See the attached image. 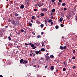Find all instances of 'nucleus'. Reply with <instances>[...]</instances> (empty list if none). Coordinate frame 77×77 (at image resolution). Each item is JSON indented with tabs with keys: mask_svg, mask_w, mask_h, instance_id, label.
I'll return each instance as SVG.
<instances>
[{
	"mask_svg": "<svg viewBox=\"0 0 77 77\" xmlns=\"http://www.w3.org/2000/svg\"><path fill=\"white\" fill-rule=\"evenodd\" d=\"M47 8H42V11H44V12H47Z\"/></svg>",
	"mask_w": 77,
	"mask_h": 77,
	"instance_id": "f257e3e1",
	"label": "nucleus"
},
{
	"mask_svg": "<svg viewBox=\"0 0 77 77\" xmlns=\"http://www.w3.org/2000/svg\"><path fill=\"white\" fill-rule=\"evenodd\" d=\"M48 60H50V58L49 56H47L46 58V60H47V61H48Z\"/></svg>",
	"mask_w": 77,
	"mask_h": 77,
	"instance_id": "f03ea898",
	"label": "nucleus"
},
{
	"mask_svg": "<svg viewBox=\"0 0 77 77\" xmlns=\"http://www.w3.org/2000/svg\"><path fill=\"white\" fill-rule=\"evenodd\" d=\"M27 62H28V61H27L26 60H24L23 61V64H26V63H27Z\"/></svg>",
	"mask_w": 77,
	"mask_h": 77,
	"instance_id": "7ed1b4c3",
	"label": "nucleus"
},
{
	"mask_svg": "<svg viewBox=\"0 0 77 77\" xmlns=\"http://www.w3.org/2000/svg\"><path fill=\"white\" fill-rule=\"evenodd\" d=\"M50 69L51 71H53L54 70V66H52L51 67Z\"/></svg>",
	"mask_w": 77,
	"mask_h": 77,
	"instance_id": "20e7f679",
	"label": "nucleus"
},
{
	"mask_svg": "<svg viewBox=\"0 0 77 77\" xmlns=\"http://www.w3.org/2000/svg\"><path fill=\"white\" fill-rule=\"evenodd\" d=\"M15 23V20H14L13 21V22H12L13 24H14L15 26H17V23Z\"/></svg>",
	"mask_w": 77,
	"mask_h": 77,
	"instance_id": "39448f33",
	"label": "nucleus"
},
{
	"mask_svg": "<svg viewBox=\"0 0 77 77\" xmlns=\"http://www.w3.org/2000/svg\"><path fill=\"white\" fill-rule=\"evenodd\" d=\"M23 62H24V60L22 59L20 61V63H23Z\"/></svg>",
	"mask_w": 77,
	"mask_h": 77,
	"instance_id": "423d86ee",
	"label": "nucleus"
},
{
	"mask_svg": "<svg viewBox=\"0 0 77 77\" xmlns=\"http://www.w3.org/2000/svg\"><path fill=\"white\" fill-rule=\"evenodd\" d=\"M63 63L64 64V66H66V65H67V63L66 62L64 61L63 62Z\"/></svg>",
	"mask_w": 77,
	"mask_h": 77,
	"instance_id": "0eeeda50",
	"label": "nucleus"
},
{
	"mask_svg": "<svg viewBox=\"0 0 77 77\" xmlns=\"http://www.w3.org/2000/svg\"><path fill=\"white\" fill-rule=\"evenodd\" d=\"M40 44V43H35L34 44V45H37V46H38V45H39Z\"/></svg>",
	"mask_w": 77,
	"mask_h": 77,
	"instance_id": "6e6552de",
	"label": "nucleus"
},
{
	"mask_svg": "<svg viewBox=\"0 0 77 77\" xmlns=\"http://www.w3.org/2000/svg\"><path fill=\"white\" fill-rule=\"evenodd\" d=\"M24 8V5H21L20 6V8L21 9H23Z\"/></svg>",
	"mask_w": 77,
	"mask_h": 77,
	"instance_id": "1a4fd4ad",
	"label": "nucleus"
},
{
	"mask_svg": "<svg viewBox=\"0 0 77 77\" xmlns=\"http://www.w3.org/2000/svg\"><path fill=\"white\" fill-rule=\"evenodd\" d=\"M61 5L63 6H66V4H65V3H63Z\"/></svg>",
	"mask_w": 77,
	"mask_h": 77,
	"instance_id": "9d476101",
	"label": "nucleus"
},
{
	"mask_svg": "<svg viewBox=\"0 0 77 77\" xmlns=\"http://www.w3.org/2000/svg\"><path fill=\"white\" fill-rule=\"evenodd\" d=\"M63 20V18L62 17H61L59 19V21L61 23H62V21Z\"/></svg>",
	"mask_w": 77,
	"mask_h": 77,
	"instance_id": "9b49d317",
	"label": "nucleus"
},
{
	"mask_svg": "<svg viewBox=\"0 0 77 77\" xmlns=\"http://www.w3.org/2000/svg\"><path fill=\"white\" fill-rule=\"evenodd\" d=\"M60 50H63V46L62 45H61L60 47Z\"/></svg>",
	"mask_w": 77,
	"mask_h": 77,
	"instance_id": "f8f14e48",
	"label": "nucleus"
},
{
	"mask_svg": "<svg viewBox=\"0 0 77 77\" xmlns=\"http://www.w3.org/2000/svg\"><path fill=\"white\" fill-rule=\"evenodd\" d=\"M55 9L53 8L52 9V12H53V13L54 12H55Z\"/></svg>",
	"mask_w": 77,
	"mask_h": 77,
	"instance_id": "ddd939ff",
	"label": "nucleus"
},
{
	"mask_svg": "<svg viewBox=\"0 0 77 77\" xmlns=\"http://www.w3.org/2000/svg\"><path fill=\"white\" fill-rule=\"evenodd\" d=\"M36 17H35V16H33L32 17V20H35V19Z\"/></svg>",
	"mask_w": 77,
	"mask_h": 77,
	"instance_id": "4468645a",
	"label": "nucleus"
},
{
	"mask_svg": "<svg viewBox=\"0 0 77 77\" xmlns=\"http://www.w3.org/2000/svg\"><path fill=\"white\" fill-rule=\"evenodd\" d=\"M40 15L41 17H44V14L42 13L40 14Z\"/></svg>",
	"mask_w": 77,
	"mask_h": 77,
	"instance_id": "2eb2a0df",
	"label": "nucleus"
},
{
	"mask_svg": "<svg viewBox=\"0 0 77 77\" xmlns=\"http://www.w3.org/2000/svg\"><path fill=\"white\" fill-rule=\"evenodd\" d=\"M40 27L41 28H42L44 27V24H43L42 23L41 24Z\"/></svg>",
	"mask_w": 77,
	"mask_h": 77,
	"instance_id": "dca6fc26",
	"label": "nucleus"
},
{
	"mask_svg": "<svg viewBox=\"0 0 77 77\" xmlns=\"http://www.w3.org/2000/svg\"><path fill=\"white\" fill-rule=\"evenodd\" d=\"M66 48L67 47L66 46H64L63 47V49H64V50H66Z\"/></svg>",
	"mask_w": 77,
	"mask_h": 77,
	"instance_id": "f3484780",
	"label": "nucleus"
},
{
	"mask_svg": "<svg viewBox=\"0 0 77 77\" xmlns=\"http://www.w3.org/2000/svg\"><path fill=\"white\" fill-rule=\"evenodd\" d=\"M47 20H45V22L46 26H47Z\"/></svg>",
	"mask_w": 77,
	"mask_h": 77,
	"instance_id": "a211bd4d",
	"label": "nucleus"
},
{
	"mask_svg": "<svg viewBox=\"0 0 77 77\" xmlns=\"http://www.w3.org/2000/svg\"><path fill=\"white\" fill-rule=\"evenodd\" d=\"M39 52L38 51H35V54H39Z\"/></svg>",
	"mask_w": 77,
	"mask_h": 77,
	"instance_id": "6ab92c4d",
	"label": "nucleus"
},
{
	"mask_svg": "<svg viewBox=\"0 0 77 77\" xmlns=\"http://www.w3.org/2000/svg\"><path fill=\"white\" fill-rule=\"evenodd\" d=\"M36 23H38V24H40V22L38 20H36Z\"/></svg>",
	"mask_w": 77,
	"mask_h": 77,
	"instance_id": "aec40b11",
	"label": "nucleus"
},
{
	"mask_svg": "<svg viewBox=\"0 0 77 77\" xmlns=\"http://www.w3.org/2000/svg\"><path fill=\"white\" fill-rule=\"evenodd\" d=\"M50 57H51V58H53V57H54V56L52 55H51L50 56Z\"/></svg>",
	"mask_w": 77,
	"mask_h": 77,
	"instance_id": "412c9836",
	"label": "nucleus"
},
{
	"mask_svg": "<svg viewBox=\"0 0 77 77\" xmlns=\"http://www.w3.org/2000/svg\"><path fill=\"white\" fill-rule=\"evenodd\" d=\"M76 7H77V5H75V7L74 8V9L75 10V11H76Z\"/></svg>",
	"mask_w": 77,
	"mask_h": 77,
	"instance_id": "4be33fe9",
	"label": "nucleus"
},
{
	"mask_svg": "<svg viewBox=\"0 0 77 77\" xmlns=\"http://www.w3.org/2000/svg\"><path fill=\"white\" fill-rule=\"evenodd\" d=\"M45 51V49L43 48L41 49L42 51Z\"/></svg>",
	"mask_w": 77,
	"mask_h": 77,
	"instance_id": "5701e85b",
	"label": "nucleus"
},
{
	"mask_svg": "<svg viewBox=\"0 0 77 77\" xmlns=\"http://www.w3.org/2000/svg\"><path fill=\"white\" fill-rule=\"evenodd\" d=\"M29 26H32V23L30 22H29Z\"/></svg>",
	"mask_w": 77,
	"mask_h": 77,
	"instance_id": "b1692460",
	"label": "nucleus"
},
{
	"mask_svg": "<svg viewBox=\"0 0 77 77\" xmlns=\"http://www.w3.org/2000/svg\"><path fill=\"white\" fill-rule=\"evenodd\" d=\"M63 71H65L66 70V69L65 68H64L63 69Z\"/></svg>",
	"mask_w": 77,
	"mask_h": 77,
	"instance_id": "393cba45",
	"label": "nucleus"
},
{
	"mask_svg": "<svg viewBox=\"0 0 77 77\" xmlns=\"http://www.w3.org/2000/svg\"><path fill=\"white\" fill-rule=\"evenodd\" d=\"M48 22L49 23H51V22H52V20L51 19H50L49 20H48Z\"/></svg>",
	"mask_w": 77,
	"mask_h": 77,
	"instance_id": "a878e982",
	"label": "nucleus"
},
{
	"mask_svg": "<svg viewBox=\"0 0 77 77\" xmlns=\"http://www.w3.org/2000/svg\"><path fill=\"white\" fill-rule=\"evenodd\" d=\"M8 40H9V41H11V38L10 36L8 37Z\"/></svg>",
	"mask_w": 77,
	"mask_h": 77,
	"instance_id": "bb28decb",
	"label": "nucleus"
},
{
	"mask_svg": "<svg viewBox=\"0 0 77 77\" xmlns=\"http://www.w3.org/2000/svg\"><path fill=\"white\" fill-rule=\"evenodd\" d=\"M55 28L56 29H57L59 28V26H55Z\"/></svg>",
	"mask_w": 77,
	"mask_h": 77,
	"instance_id": "cd10ccee",
	"label": "nucleus"
},
{
	"mask_svg": "<svg viewBox=\"0 0 77 77\" xmlns=\"http://www.w3.org/2000/svg\"><path fill=\"white\" fill-rule=\"evenodd\" d=\"M34 45L32 44L31 45V47H32V48H33V47H34Z\"/></svg>",
	"mask_w": 77,
	"mask_h": 77,
	"instance_id": "c85d7f7f",
	"label": "nucleus"
},
{
	"mask_svg": "<svg viewBox=\"0 0 77 77\" xmlns=\"http://www.w3.org/2000/svg\"><path fill=\"white\" fill-rule=\"evenodd\" d=\"M15 16H16V17H17V16H18L19 15V14H17L16 13L15 14Z\"/></svg>",
	"mask_w": 77,
	"mask_h": 77,
	"instance_id": "c756f323",
	"label": "nucleus"
},
{
	"mask_svg": "<svg viewBox=\"0 0 77 77\" xmlns=\"http://www.w3.org/2000/svg\"><path fill=\"white\" fill-rule=\"evenodd\" d=\"M60 26L62 27H63V26H64L63 24H60Z\"/></svg>",
	"mask_w": 77,
	"mask_h": 77,
	"instance_id": "7c9ffc66",
	"label": "nucleus"
},
{
	"mask_svg": "<svg viewBox=\"0 0 77 77\" xmlns=\"http://www.w3.org/2000/svg\"><path fill=\"white\" fill-rule=\"evenodd\" d=\"M69 62H71L72 61V59H69Z\"/></svg>",
	"mask_w": 77,
	"mask_h": 77,
	"instance_id": "2f4dec72",
	"label": "nucleus"
},
{
	"mask_svg": "<svg viewBox=\"0 0 77 77\" xmlns=\"http://www.w3.org/2000/svg\"><path fill=\"white\" fill-rule=\"evenodd\" d=\"M51 1L52 3H54V1H55V0H51Z\"/></svg>",
	"mask_w": 77,
	"mask_h": 77,
	"instance_id": "473e14b6",
	"label": "nucleus"
},
{
	"mask_svg": "<svg viewBox=\"0 0 77 77\" xmlns=\"http://www.w3.org/2000/svg\"><path fill=\"white\" fill-rule=\"evenodd\" d=\"M63 9L64 11H66V10H67V9L66 8H64Z\"/></svg>",
	"mask_w": 77,
	"mask_h": 77,
	"instance_id": "72a5a7b5",
	"label": "nucleus"
},
{
	"mask_svg": "<svg viewBox=\"0 0 77 77\" xmlns=\"http://www.w3.org/2000/svg\"><path fill=\"white\" fill-rule=\"evenodd\" d=\"M37 37V38H41V36H40V35H38Z\"/></svg>",
	"mask_w": 77,
	"mask_h": 77,
	"instance_id": "f704fd0d",
	"label": "nucleus"
},
{
	"mask_svg": "<svg viewBox=\"0 0 77 77\" xmlns=\"http://www.w3.org/2000/svg\"><path fill=\"white\" fill-rule=\"evenodd\" d=\"M29 45H32V43H30L29 44H28Z\"/></svg>",
	"mask_w": 77,
	"mask_h": 77,
	"instance_id": "c9c22d12",
	"label": "nucleus"
},
{
	"mask_svg": "<svg viewBox=\"0 0 77 77\" xmlns=\"http://www.w3.org/2000/svg\"><path fill=\"white\" fill-rule=\"evenodd\" d=\"M32 48L33 49H35V48H36V46L35 47L34 46V47L33 48Z\"/></svg>",
	"mask_w": 77,
	"mask_h": 77,
	"instance_id": "e433bc0d",
	"label": "nucleus"
},
{
	"mask_svg": "<svg viewBox=\"0 0 77 77\" xmlns=\"http://www.w3.org/2000/svg\"><path fill=\"white\" fill-rule=\"evenodd\" d=\"M60 4L61 3H60V2L58 3V5H59V6H60Z\"/></svg>",
	"mask_w": 77,
	"mask_h": 77,
	"instance_id": "4c0bfd02",
	"label": "nucleus"
},
{
	"mask_svg": "<svg viewBox=\"0 0 77 77\" xmlns=\"http://www.w3.org/2000/svg\"><path fill=\"white\" fill-rule=\"evenodd\" d=\"M73 53H75V50H73Z\"/></svg>",
	"mask_w": 77,
	"mask_h": 77,
	"instance_id": "58836bf2",
	"label": "nucleus"
},
{
	"mask_svg": "<svg viewBox=\"0 0 77 77\" xmlns=\"http://www.w3.org/2000/svg\"><path fill=\"white\" fill-rule=\"evenodd\" d=\"M28 44L27 43H25V45L27 46L28 45Z\"/></svg>",
	"mask_w": 77,
	"mask_h": 77,
	"instance_id": "ea45409f",
	"label": "nucleus"
},
{
	"mask_svg": "<svg viewBox=\"0 0 77 77\" xmlns=\"http://www.w3.org/2000/svg\"><path fill=\"white\" fill-rule=\"evenodd\" d=\"M42 46H44V43H42Z\"/></svg>",
	"mask_w": 77,
	"mask_h": 77,
	"instance_id": "a19ab883",
	"label": "nucleus"
},
{
	"mask_svg": "<svg viewBox=\"0 0 77 77\" xmlns=\"http://www.w3.org/2000/svg\"><path fill=\"white\" fill-rule=\"evenodd\" d=\"M16 24H19V25H20V24H21V23H20V22H19L18 23H16Z\"/></svg>",
	"mask_w": 77,
	"mask_h": 77,
	"instance_id": "79ce46f5",
	"label": "nucleus"
},
{
	"mask_svg": "<svg viewBox=\"0 0 77 77\" xmlns=\"http://www.w3.org/2000/svg\"><path fill=\"white\" fill-rule=\"evenodd\" d=\"M34 11H37V9H34Z\"/></svg>",
	"mask_w": 77,
	"mask_h": 77,
	"instance_id": "37998d69",
	"label": "nucleus"
},
{
	"mask_svg": "<svg viewBox=\"0 0 77 77\" xmlns=\"http://www.w3.org/2000/svg\"><path fill=\"white\" fill-rule=\"evenodd\" d=\"M21 32H24V30H23V29H21Z\"/></svg>",
	"mask_w": 77,
	"mask_h": 77,
	"instance_id": "c03bdc74",
	"label": "nucleus"
},
{
	"mask_svg": "<svg viewBox=\"0 0 77 77\" xmlns=\"http://www.w3.org/2000/svg\"><path fill=\"white\" fill-rule=\"evenodd\" d=\"M59 2L60 3H61L62 2V0H59Z\"/></svg>",
	"mask_w": 77,
	"mask_h": 77,
	"instance_id": "a18cd8bd",
	"label": "nucleus"
},
{
	"mask_svg": "<svg viewBox=\"0 0 77 77\" xmlns=\"http://www.w3.org/2000/svg\"><path fill=\"white\" fill-rule=\"evenodd\" d=\"M51 25H53V22H51Z\"/></svg>",
	"mask_w": 77,
	"mask_h": 77,
	"instance_id": "49530a36",
	"label": "nucleus"
},
{
	"mask_svg": "<svg viewBox=\"0 0 77 77\" xmlns=\"http://www.w3.org/2000/svg\"><path fill=\"white\" fill-rule=\"evenodd\" d=\"M37 5L38 6H39V7H41V5Z\"/></svg>",
	"mask_w": 77,
	"mask_h": 77,
	"instance_id": "de8ad7c7",
	"label": "nucleus"
},
{
	"mask_svg": "<svg viewBox=\"0 0 77 77\" xmlns=\"http://www.w3.org/2000/svg\"><path fill=\"white\" fill-rule=\"evenodd\" d=\"M43 34H44V32H42L41 33V35H43Z\"/></svg>",
	"mask_w": 77,
	"mask_h": 77,
	"instance_id": "09e8293b",
	"label": "nucleus"
},
{
	"mask_svg": "<svg viewBox=\"0 0 77 77\" xmlns=\"http://www.w3.org/2000/svg\"><path fill=\"white\" fill-rule=\"evenodd\" d=\"M33 66H34L35 68H36V65H34Z\"/></svg>",
	"mask_w": 77,
	"mask_h": 77,
	"instance_id": "8fccbe9b",
	"label": "nucleus"
},
{
	"mask_svg": "<svg viewBox=\"0 0 77 77\" xmlns=\"http://www.w3.org/2000/svg\"><path fill=\"white\" fill-rule=\"evenodd\" d=\"M27 4L28 6H29V2H27Z\"/></svg>",
	"mask_w": 77,
	"mask_h": 77,
	"instance_id": "3c124183",
	"label": "nucleus"
},
{
	"mask_svg": "<svg viewBox=\"0 0 77 77\" xmlns=\"http://www.w3.org/2000/svg\"><path fill=\"white\" fill-rule=\"evenodd\" d=\"M48 66L47 65L45 66V68H48Z\"/></svg>",
	"mask_w": 77,
	"mask_h": 77,
	"instance_id": "603ef678",
	"label": "nucleus"
},
{
	"mask_svg": "<svg viewBox=\"0 0 77 77\" xmlns=\"http://www.w3.org/2000/svg\"><path fill=\"white\" fill-rule=\"evenodd\" d=\"M73 68L74 69V68H75V66H73Z\"/></svg>",
	"mask_w": 77,
	"mask_h": 77,
	"instance_id": "864d4df0",
	"label": "nucleus"
},
{
	"mask_svg": "<svg viewBox=\"0 0 77 77\" xmlns=\"http://www.w3.org/2000/svg\"><path fill=\"white\" fill-rule=\"evenodd\" d=\"M32 35H35V33L34 32H32Z\"/></svg>",
	"mask_w": 77,
	"mask_h": 77,
	"instance_id": "5fc2aeb1",
	"label": "nucleus"
},
{
	"mask_svg": "<svg viewBox=\"0 0 77 77\" xmlns=\"http://www.w3.org/2000/svg\"><path fill=\"white\" fill-rule=\"evenodd\" d=\"M76 20H77V15L75 16Z\"/></svg>",
	"mask_w": 77,
	"mask_h": 77,
	"instance_id": "6e6d98bb",
	"label": "nucleus"
},
{
	"mask_svg": "<svg viewBox=\"0 0 77 77\" xmlns=\"http://www.w3.org/2000/svg\"><path fill=\"white\" fill-rule=\"evenodd\" d=\"M51 19H53V16H51Z\"/></svg>",
	"mask_w": 77,
	"mask_h": 77,
	"instance_id": "4d7b16f0",
	"label": "nucleus"
},
{
	"mask_svg": "<svg viewBox=\"0 0 77 77\" xmlns=\"http://www.w3.org/2000/svg\"><path fill=\"white\" fill-rule=\"evenodd\" d=\"M56 72L57 73V72H58V69H57L56 71Z\"/></svg>",
	"mask_w": 77,
	"mask_h": 77,
	"instance_id": "13d9d810",
	"label": "nucleus"
},
{
	"mask_svg": "<svg viewBox=\"0 0 77 77\" xmlns=\"http://www.w3.org/2000/svg\"><path fill=\"white\" fill-rule=\"evenodd\" d=\"M35 54H33V57H35Z\"/></svg>",
	"mask_w": 77,
	"mask_h": 77,
	"instance_id": "bf43d9fd",
	"label": "nucleus"
},
{
	"mask_svg": "<svg viewBox=\"0 0 77 77\" xmlns=\"http://www.w3.org/2000/svg\"><path fill=\"white\" fill-rule=\"evenodd\" d=\"M75 57H73L72 58V59H75Z\"/></svg>",
	"mask_w": 77,
	"mask_h": 77,
	"instance_id": "052dcab7",
	"label": "nucleus"
},
{
	"mask_svg": "<svg viewBox=\"0 0 77 77\" xmlns=\"http://www.w3.org/2000/svg\"><path fill=\"white\" fill-rule=\"evenodd\" d=\"M43 59H44V58L43 57L41 58V59L42 60H43Z\"/></svg>",
	"mask_w": 77,
	"mask_h": 77,
	"instance_id": "680f3d73",
	"label": "nucleus"
},
{
	"mask_svg": "<svg viewBox=\"0 0 77 77\" xmlns=\"http://www.w3.org/2000/svg\"><path fill=\"white\" fill-rule=\"evenodd\" d=\"M29 56H32V54H29Z\"/></svg>",
	"mask_w": 77,
	"mask_h": 77,
	"instance_id": "e2e57ef3",
	"label": "nucleus"
},
{
	"mask_svg": "<svg viewBox=\"0 0 77 77\" xmlns=\"http://www.w3.org/2000/svg\"><path fill=\"white\" fill-rule=\"evenodd\" d=\"M5 27H6V29H8V26H5Z\"/></svg>",
	"mask_w": 77,
	"mask_h": 77,
	"instance_id": "0e129e2a",
	"label": "nucleus"
},
{
	"mask_svg": "<svg viewBox=\"0 0 77 77\" xmlns=\"http://www.w3.org/2000/svg\"><path fill=\"white\" fill-rule=\"evenodd\" d=\"M11 20H8V22H11Z\"/></svg>",
	"mask_w": 77,
	"mask_h": 77,
	"instance_id": "69168bd1",
	"label": "nucleus"
},
{
	"mask_svg": "<svg viewBox=\"0 0 77 77\" xmlns=\"http://www.w3.org/2000/svg\"><path fill=\"white\" fill-rule=\"evenodd\" d=\"M0 77H3L2 75H0Z\"/></svg>",
	"mask_w": 77,
	"mask_h": 77,
	"instance_id": "338daca9",
	"label": "nucleus"
},
{
	"mask_svg": "<svg viewBox=\"0 0 77 77\" xmlns=\"http://www.w3.org/2000/svg\"><path fill=\"white\" fill-rule=\"evenodd\" d=\"M49 8H50L51 7V5H49V6H48Z\"/></svg>",
	"mask_w": 77,
	"mask_h": 77,
	"instance_id": "774afa93",
	"label": "nucleus"
}]
</instances>
